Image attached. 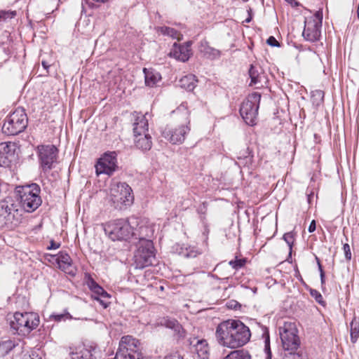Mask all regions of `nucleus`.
I'll return each instance as SVG.
<instances>
[{
	"instance_id": "obj_1",
	"label": "nucleus",
	"mask_w": 359,
	"mask_h": 359,
	"mask_svg": "<svg viewBox=\"0 0 359 359\" xmlns=\"http://www.w3.org/2000/svg\"><path fill=\"white\" fill-rule=\"evenodd\" d=\"M219 344L230 348L241 347L251 337L248 327L238 320H228L218 325L215 332Z\"/></svg>"
},
{
	"instance_id": "obj_2",
	"label": "nucleus",
	"mask_w": 359,
	"mask_h": 359,
	"mask_svg": "<svg viewBox=\"0 0 359 359\" xmlns=\"http://www.w3.org/2000/svg\"><path fill=\"white\" fill-rule=\"evenodd\" d=\"M137 222L138 219L135 217H132L128 220H113L106 224L104 231L112 241H127L132 238L133 229Z\"/></svg>"
},
{
	"instance_id": "obj_3",
	"label": "nucleus",
	"mask_w": 359,
	"mask_h": 359,
	"mask_svg": "<svg viewBox=\"0 0 359 359\" xmlns=\"http://www.w3.org/2000/svg\"><path fill=\"white\" fill-rule=\"evenodd\" d=\"M134 200L133 190L126 182H113L109 189V201L118 210L130 206Z\"/></svg>"
},
{
	"instance_id": "obj_4",
	"label": "nucleus",
	"mask_w": 359,
	"mask_h": 359,
	"mask_svg": "<svg viewBox=\"0 0 359 359\" xmlns=\"http://www.w3.org/2000/svg\"><path fill=\"white\" fill-rule=\"evenodd\" d=\"M39 324V315L34 312H15L11 320V328L20 335H27Z\"/></svg>"
},
{
	"instance_id": "obj_5",
	"label": "nucleus",
	"mask_w": 359,
	"mask_h": 359,
	"mask_svg": "<svg viewBox=\"0 0 359 359\" xmlns=\"http://www.w3.org/2000/svg\"><path fill=\"white\" fill-rule=\"evenodd\" d=\"M40 191V187L36 184L23 187L18 191L19 203L25 211L32 212L41 205L42 200L39 196Z\"/></svg>"
},
{
	"instance_id": "obj_6",
	"label": "nucleus",
	"mask_w": 359,
	"mask_h": 359,
	"mask_svg": "<svg viewBox=\"0 0 359 359\" xmlns=\"http://www.w3.org/2000/svg\"><path fill=\"white\" fill-rule=\"evenodd\" d=\"M27 123L28 118L24 109L18 108L6 117L2 131L7 135H15L25 130Z\"/></svg>"
},
{
	"instance_id": "obj_7",
	"label": "nucleus",
	"mask_w": 359,
	"mask_h": 359,
	"mask_svg": "<svg viewBox=\"0 0 359 359\" xmlns=\"http://www.w3.org/2000/svg\"><path fill=\"white\" fill-rule=\"evenodd\" d=\"M155 259V250L151 240L144 239L139 242L134 255L135 267L143 269L153 265Z\"/></svg>"
},
{
	"instance_id": "obj_8",
	"label": "nucleus",
	"mask_w": 359,
	"mask_h": 359,
	"mask_svg": "<svg viewBox=\"0 0 359 359\" xmlns=\"http://www.w3.org/2000/svg\"><path fill=\"white\" fill-rule=\"evenodd\" d=\"M140 341L132 336H123L119 342L115 359H140Z\"/></svg>"
},
{
	"instance_id": "obj_9",
	"label": "nucleus",
	"mask_w": 359,
	"mask_h": 359,
	"mask_svg": "<svg viewBox=\"0 0 359 359\" xmlns=\"http://www.w3.org/2000/svg\"><path fill=\"white\" fill-rule=\"evenodd\" d=\"M260 100V93L255 92L250 94L241 104L240 114L245 122L249 126L255 124Z\"/></svg>"
},
{
	"instance_id": "obj_10",
	"label": "nucleus",
	"mask_w": 359,
	"mask_h": 359,
	"mask_svg": "<svg viewBox=\"0 0 359 359\" xmlns=\"http://www.w3.org/2000/svg\"><path fill=\"white\" fill-rule=\"evenodd\" d=\"M279 334L285 351H295L299 346L296 325L292 322H285L279 327Z\"/></svg>"
},
{
	"instance_id": "obj_11",
	"label": "nucleus",
	"mask_w": 359,
	"mask_h": 359,
	"mask_svg": "<svg viewBox=\"0 0 359 359\" xmlns=\"http://www.w3.org/2000/svg\"><path fill=\"white\" fill-rule=\"evenodd\" d=\"M117 168V155L116 152L111 151L105 153L99 158L95 165V171L97 175H111Z\"/></svg>"
},
{
	"instance_id": "obj_12",
	"label": "nucleus",
	"mask_w": 359,
	"mask_h": 359,
	"mask_svg": "<svg viewBox=\"0 0 359 359\" xmlns=\"http://www.w3.org/2000/svg\"><path fill=\"white\" fill-rule=\"evenodd\" d=\"M190 121L188 120L185 125H181L176 128L166 127L162 131V136L173 144H182L186 135L190 131Z\"/></svg>"
},
{
	"instance_id": "obj_13",
	"label": "nucleus",
	"mask_w": 359,
	"mask_h": 359,
	"mask_svg": "<svg viewBox=\"0 0 359 359\" xmlns=\"http://www.w3.org/2000/svg\"><path fill=\"white\" fill-rule=\"evenodd\" d=\"M37 149L42 169L44 171L50 170L57 159V148L54 145H41Z\"/></svg>"
},
{
	"instance_id": "obj_14",
	"label": "nucleus",
	"mask_w": 359,
	"mask_h": 359,
	"mask_svg": "<svg viewBox=\"0 0 359 359\" xmlns=\"http://www.w3.org/2000/svg\"><path fill=\"white\" fill-rule=\"evenodd\" d=\"M191 352L195 353L199 359H208L210 355V347L206 339L198 336H191L188 340Z\"/></svg>"
},
{
	"instance_id": "obj_15",
	"label": "nucleus",
	"mask_w": 359,
	"mask_h": 359,
	"mask_svg": "<svg viewBox=\"0 0 359 359\" xmlns=\"http://www.w3.org/2000/svg\"><path fill=\"white\" fill-rule=\"evenodd\" d=\"M137 219L138 222L135 224L132 231V238L138 239L139 242L144 239H149L154 232V226L146 218L137 217Z\"/></svg>"
},
{
	"instance_id": "obj_16",
	"label": "nucleus",
	"mask_w": 359,
	"mask_h": 359,
	"mask_svg": "<svg viewBox=\"0 0 359 359\" xmlns=\"http://www.w3.org/2000/svg\"><path fill=\"white\" fill-rule=\"evenodd\" d=\"M58 266V268L65 273L75 276L76 274V268L73 265L72 259L70 256L64 252H60L57 255L52 257Z\"/></svg>"
},
{
	"instance_id": "obj_17",
	"label": "nucleus",
	"mask_w": 359,
	"mask_h": 359,
	"mask_svg": "<svg viewBox=\"0 0 359 359\" xmlns=\"http://www.w3.org/2000/svg\"><path fill=\"white\" fill-rule=\"evenodd\" d=\"M86 284L89 289L97 297L95 299L98 301L104 308H107L109 305L108 302H105V299L109 298L111 296L100 285H99L93 278L88 274L86 275Z\"/></svg>"
},
{
	"instance_id": "obj_18",
	"label": "nucleus",
	"mask_w": 359,
	"mask_h": 359,
	"mask_svg": "<svg viewBox=\"0 0 359 359\" xmlns=\"http://www.w3.org/2000/svg\"><path fill=\"white\" fill-rule=\"evenodd\" d=\"M248 73L250 86H257V88H259L266 83V77L261 67L251 65Z\"/></svg>"
},
{
	"instance_id": "obj_19",
	"label": "nucleus",
	"mask_w": 359,
	"mask_h": 359,
	"mask_svg": "<svg viewBox=\"0 0 359 359\" xmlns=\"http://www.w3.org/2000/svg\"><path fill=\"white\" fill-rule=\"evenodd\" d=\"M11 144L6 142L0 144V166L8 167L15 159V151Z\"/></svg>"
},
{
	"instance_id": "obj_20",
	"label": "nucleus",
	"mask_w": 359,
	"mask_h": 359,
	"mask_svg": "<svg viewBox=\"0 0 359 359\" xmlns=\"http://www.w3.org/2000/svg\"><path fill=\"white\" fill-rule=\"evenodd\" d=\"M320 27L313 20H305L303 36L307 41H316L320 36Z\"/></svg>"
},
{
	"instance_id": "obj_21",
	"label": "nucleus",
	"mask_w": 359,
	"mask_h": 359,
	"mask_svg": "<svg viewBox=\"0 0 359 359\" xmlns=\"http://www.w3.org/2000/svg\"><path fill=\"white\" fill-rule=\"evenodd\" d=\"M97 351L93 346L79 347L76 351L69 353L71 359H97Z\"/></svg>"
},
{
	"instance_id": "obj_22",
	"label": "nucleus",
	"mask_w": 359,
	"mask_h": 359,
	"mask_svg": "<svg viewBox=\"0 0 359 359\" xmlns=\"http://www.w3.org/2000/svg\"><path fill=\"white\" fill-rule=\"evenodd\" d=\"M158 324L172 330L180 338H184L185 337V330L178 321L174 318L164 317L160 319Z\"/></svg>"
},
{
	"instance_id": "obj_23",
	"label": "nucleus",
	"mask_w": 359,
	"mask_h": 359,
	"mask_svg": "<svg viewBox=\"0 0 359 359\" xmlns=\"http://www.w3.org/2000/svg\"><path fill=\"white\" fill-rule=\"evenodd\" d=\"M191 55V46H173L169 53L170 57L182 62L187 61Z\"/></svg>"
},
{
	"instance_id": "obj_24",
	"label": "nucleus",
	"mask_w": 359,
	"mask_h": 359,
	"mask_svg": "<svg viewBox=\"0 0 359 359\" xmlns=\"http://www.w3.org/2000/svg\"><path fill=\"white\" fill-rule=\"evenodd\" d=\"M134 136L135 145L137 149L148 151L151 148V137L148 133L134 134Z\"/></svg>"
},
{
	"instance_id": "obj_25",
	"label": "nucleus",
	"mask_w": 359,
	"mask_h": 359,
	"mask_svg": "<svg viewBox=\"0 0 359 359\" xmlns=\"http://www.w3.org/2000/svg\"><path fill=\"white\" fill-rule=\"evenodd\" d=\"M146 114H137L133 123L134 134L148 133V120Z\"/></svg>"
},
{
	"instance_id": "obj_26",
	"label": "nucleus",
	"mask_w": 359,
	"mask_h": 359,
	"mask_svg": "<svg viewBox=\"0 0 359 359\" xmlns=\"http://www.w3.org/2000/svg\"><path fill=\"white\" fill-rule=\"evenodd\" d=\"M145 83L149 87H153L161 79V74L153 69L144 68Z\"/></svg>"
},
{
	"instance_id": "obj_27",
	"label": "nucleus",
	"mask_w": 359,
	"mask_h": 359,
	"mask_svg": "<svg viewBox=\"0 0 359 359\" xmlns=\"http://www.w3.org/2000/svg\"><path fill=\"white\" fill-rule=\"evenodd\" d=\"M155 30L156 33L163 36H170L172 39H176L177 41L182 39V35L181 33L172 27L166 26L156 27H155Z\"/></svg>"
},
{
	"instance_id": "obj_28",
	"label": "nucleus",
	"mask_w": 359,
	"mask_h": 359,
	"mask_svg": "<svg viewBox=\"0 0 359 359\" xmlns=\"http://www.w3.org/2000/svg\"><path fill=\"white\" fill-rule=\"evenodd\" d=\"M197 82L198 80L195 75L188 74L180 80L179 85L181 88H184L188 91H192L196 86Z\"/></svg>"
},
{
	"instance_id": "obj_29",
	"label": "nucleus",
	"mask_w": 359,
	"mask_h": 359,
	"mask_svg": "<svg viewBox=\"0 0 359 359\" xmlns=\"http://www.w3.org/2000/svg\"><path fill=\"white\" fill-rule=\"evenodd\" d=\"M237 158L239 160L240 165L248 168L252 166L253 155L252 154V151H250L249 148H247L244 151H241Z\"/></svg>"
},
{
	"instance_id": "obj_30",
	"label": "nucleus",
	"mask_w": 359,
	"mask_h": 359,
	"mask_svg": "<svg viewBox=\"0 0 359 359\" xmlns=\"http://www.w3.org/2000/svg\"><path fill=\"white\" fill-rule=\"evenodd\" d=\"M202 55L208 59H215L219 56V51L212 46H200Z\"/></svg>"
},
{
	"instance_id": "obj_31",
	"label": "nucleus",
	"mask_w": 359,
	"mask_h": 359,
	"mask_svg": "<svg viewBox=\"0 0 359 359\" xmlns=\"http://www.w3.org/2000/svg\"><path fill=\"white\" fill-rule=\"evenodd\" d=\"M15 346V342L11 339L1 341L0 356L4 357Z\"/></svg>"
},
{
	"instance_id": "obj_32",
	"label": "nucleus",
	"mask_w": 359,
	"mask_h": 359,
	"mask_svg": "<svg viewBox=\"0 0 359 359\" xmlns=\"http://www.w3.org/2000/svg\"><path fill=\"white\" fill-rule=\"evenodd\" d=\"M1 210L3 212L2 214L6 213L8 217L11 215L15 217V212L18 211L16 205L13 203L8 201H4L1 204Z\"/></svg>"
},
{
	"instance_id": "obj_33",
	"label": "nucleus",
	"mask_w": 359,
	"mask_h": 359,
	"mask_svg": "<svg viewBox=\"0 0 359 359\" xmlns=\"http://www.w3.org/2000/svg\"><path fill=\"white\" fill-rule=\"evenodd\" d=\"M223 359H251V356L247 351L241 349L231 351Z\"/></svg>"
},
{
	"instance_id": "obj_34",
	"label": "nucleus",
	"mask_w": 359,
	"mask_h": 359,
	"mask_svg": "<svg viewBox=\"0 0 359 359\" xmlns=\"http://www.w3.org/2000/svg\"><path fill=\"white\" fill-rule=\"evenodd\" d=\"M351 341L353 344L356 343L359 337V323L354 318L350 323Z\"/></svg>"
},
{
	"instance_id": "obj_35",
	"label": "nucleus",
	"mask_w": 359,
	"mask_h": 359,
	"mask_svg": "<svg viewBox=\"0 0 359 359\" xmlns=\"http://www.w3.org/2000/svg\"><path fill=\"white\" fill-rule=\"evenodd\" d=\"M180 254L187 258H194L201 254V252L196 247L189 246L182 248Z\"/></svg>"
},
{
	"instance_id": "obj_36",
	"label": "nucleus",
	"mask_w": 359,
	"mask_h": 359,
	"mask_svg": "<svg viewBox=\"0 0 359 359\" xmlns=\"http://www.w3.org/2000/svg\"><path fill=\"white\" fill-rule=\"evenodd\" d=\"M312 97L313 104L318 106L323 101L324 93L322 90H316L313 92Z\"/></svg>"
},
{
	"instance_id": "obj_37",
	"label": "nucleus",
	"mask_w": 359,
	"mask_h": 359,
	"mask_svg": "<svg viewBox=\"0 0 359 359\" xmlns=\"http://www.w3.org/2000/svg\"><path fill=\"white\" fill-rule=\"evenodd\" d=\"M265 347H264V355L261 356L262 359H271V352L269 344V334L265 339L264 341Z\"/></svg>"
},
{
	"instance_id": "obj_38",
	"label": "nucleus",
	"mask_w": 359,
	"mask_h": 359,
	"mask_svg": "<svg viewBox=\"0 0 359 359\" xmlns=\"http://www.w3.org/2000/svg\"><path fill=\"white\" fill-rule=\"evenodd\" d=\"M16 15V11H0V22L1 20H6L11 19Z\"/></svg>"
},
{
	"instance_id": "obj_39",
	"label": "nucleus",
	"mask_w": 359,
	"mask_h": 359,
	"mask_svg": "<svg viewBox=\"0 0 359 359\" xmlns=\"http://www.w3.org/2000/svg\"><path fill=\"white\" fill-rule=\"evenodd\" d=\"M306 20H313L318 26L321 27L323 20V13L320 11L316 12L313 17L306 18Z\"/></svg>"
},
{
	"instance_id": "obj_40",
	"label": "nucleus",
	"mask_w": 359,
	"mask_h": 359,
	"mask_svg": "<svg viewBox=\"0 0 359 359\" xmlns=\"http://www.w3.org/2000/svg\"><path fill=\"white\" fill-rule=\"evenodd\" d=\"M283 240L286 242V243L288 245L289 249H290V254L291 253L292 245L294 243V236L292 232H287L283 235Z\"/></svg>"
},
{
	"instance_id": "obj_41",
	"label": "nucleus",
	"mask_w": 359,
	"mask_h": 359,
	"mask_svg": "<svg viewBox=\"0 0 359 359\" xmlns=\"http://www.w3.org/2000/svg\"><path fill=\"white\" fill-rule=\"evenodd\" d=\"M245 264V259H236L235 260H231L229 262V264L232 266V268L235 269H238L242 268Z\"/></svg>"
},
{
	"instance_id": "obj_42",
	"label": "nucleus",
	"mask_w": 359,
	"mask_h": 359,
	"mask_svg": "<svg viewBox=\"0 0 359 359\" xmlns=\"http://www.w3.org/2000/svg\"><path fill=\"white\" fill-rule=\"evenodd\" d=\"M310 292L311 295L315 298L317 302H318L319 304H322L323 302V297L319 292H318L316 290H311Z\"/></svg>"
},
{
	"instance_id": "obj_43",
	"label": "nucleus",
	"mask_w": 359,
	"mask_h": 359,
	"mask_svg": "<svg viewBox=\"0 0 359 359\" xmlns=\"http://www.w3.org/2000/svg\"><path fill=\"white\" fill-rule=\"evenodd\" d=\"M316 259L317 261L318 269L320 271L321 283L323 284L325 283V273L320 264V259L317 257H316Z\"/></svg>"
},
{
	"instance_id": "obj_44",
	"label": "nucleus",
	"mask_w": 359,
	"mask_h": 359,
	"mask_svg": "<svg viewBox=\"0 0 359 359\" xmlns=\"http://www.w3.org/2000/svg\"><path fill=\"white\" fill-rule=\"evenodd\" d=\"M283 359H300V355L294 351H289L285 354Z\"/></svg>"
},
{
	"instance_id": "obj_45",
	"label": "nucleus",
	"mask_w": 359,
	"mask_h": 359,
	"mask_svg": "<svg viewBox=\"0 0 359 359\" xmlns=\"http://www.w3.org/2000/svg\"><path fill=\"white\" fill-rule=\"evenodd\" d=\"M343 249L345 253L346 258L350 260L351 258V252L349 245L347 243L344 244L343 246Z\"/></svg>"
},
{
	"instance_id": "obj_46",
	"label": "nucleus",
	"mask_w": 359,
	"mask_h": 359,
	"mask_svg": "<svg viewBox=\"0 0 359 359\" xmlns=\"http://www.w3.org/2000/svg\"><path fill=\"white\" fill-rule=\"evenodd\" d=\"M67 314H63V313H61V314H56V315H53L52 317L56 320V321H61L62 320H65V318H67Z\"/></svg>"
},
{
	"instance_id": "obj_47",
	"label": "nucleus",
	"mask_w": 359,
	"mask_h": 359,
	"mask_svg": "<svg viewBox=\"0 0 359 359\" xmlns=\"http://www.w3.org/2000/svg\"><path fill=\"white\" fill-rule=\"evenodd\" d=\"M267 45H280L274 36H269L266 40Z\"/></svg>"
},
{
	"instance_id": "obj_48",
	"label": "nucleus",
	"mask_w": 359,
	"mask_h": 359,
	"mask_svg": "<svg viewBox=\"0 0 359 359\" xmlns=\"http://www.w3.org/2000/svg\"><path fill=\"white\" fill-rule=\"evenodd\" d=\"M164 359H183V358L179 353H175L165 356Z\"/></svg>"
},
{
	"instance_id": "obj_49",
	"label": "nucleus",
	"mask_w": 359,
	"mask_h": 359,
	"mask_svg": "<svg viewBox=\"0 0 359 359\" xmlns=\"http://www.w3.org/2000/svg\"><path fill=\"white\" fill-rule=\"evenodd\" d=\"M316 228V221L312 220L311 222L310 223L308 231H309V232L312 233V232L315 231Z\"/></svg>"
},
{
	"instance_id": "obj_50",
	"label": "nucleus",
	"mask_w": 359,
	"mask_h": 359,
	"mask_svg": "<svg viewBox=\"0 0 359 359\" xmlns=\"http://www.w3.org/2000/svg\"><path fill=\"white\" fill-rule=\"evenodd\" d=\"M60 247L59 243H56L53 241L51 242L50 246L48 248V249H57Z\"/></svg>"
},
{
	"instance_id": "obj_51",
	"label": "nucleus",
	"mask_w": 359,
	"mask_h": 359,
	"mask_svg": "<svg viewBox=\"0 0 359 359\" xmlns=\"http://www.w3.org/2000/svg\"><path fill=\"white\" fill-rule=\"evenodd\" d=\"M314 196V194L313 192H311L310 194H307V201L309 203H311V200Z\"/></svg>"
},
{
	"instance_id": "obj_52",
	"label": "nucleus",
	"mask_w": 359,
	"mask_h": 359,
	"mask_svg": "<svg viewBox=\"0 0 359 359\" xmlns=\"http://www.w3.org/2000/svg\"><path fill=\"white\" fill-rule=\"evenodd\" d=\"M41 65L43 67V68L46 69H48V68L50 67V65L48 64V62H47L45 60H42Z\"/></svg>"
},
{
	"instance_id": "obj_53",
	"label": "nucleus",
	"mask_w": 359,
	"mask_h": 359,
	"mask_svg": "<svg viewBox=\"0 0 359 359\" xmlns=\"http://www.w3.org/2000/svg\"><path fill=\"white\" fill-rule=\"evenodd\" d=\"M30 358L31 359H42L41 357H39L38 355H35L34 353H32L31 355H30Z\"/></svg>"
},
{
	"instance_id": "obj_54",
	"label": "nucleus",
	"mask_w": 359,
	"mask_h": 359,
	"mask_svg": "<svg viewBox=\"0 0 359 359\" xmlns=\"http://www.w3.org/2000/svg\"><path fill=\"white\" fill-rule=\"evenodd\" d=\"M205 209H206V208H205V203H203V208H201L198 209V212H203H203H205Z\"/></svg>"
},
{
	"instance_id": "obj_55",
	"label": "nucleus",
	"mask_w": 359,
	"mask_h": 359,
	"mask_svg": "<svg viewBox=\"0 0 359 359\" xmlns=\"http://www.w3.org/2000/svg\"><path fill=\"white\" fill-rule=\"evenodd\" d=\"M172 45L177 46L179 44L177 43V42H175ZM183 45H191V41H187Z\"/></svg>"
},
{
	"instance_id": "obj_56",
	"label": "nucleus",
	"mask_w": 359,
	"mask_h": 359,
	"mask_svg": "<svg viewBox=\"0 0 359 359\" xmlns=\"http://www.w3.org/2000/svg\"><path fill=\"white\" fill-rule=\"evenodd\" d=\"M357 14H358V18L359 19V3H358V9H357Z\"/></svg>"
},
{
	"instance_id": "obj_57",
	"label": "nucleus",
	"mask_w": 359,
	"mask_h": 359,
	"mask_svg": "<svg viewBox=\"0 0 359 359\" xmlns=\"http://www.w3.org/2000/svg\"><path fill=\"white\" fill-rule=\"evenodd\" d=\"M285 1H287V2H288V3H290V4H292V1L293 0H285Z\"/></svg>"
},
{
	"instance_id": "obj_58",
	"label": "nucleus",
	"mask_w": 359,
	"mask_h": 359,
	"mask_svg": "<svg viewBox=\"0 0 359 359\" xmlns=\"http://www.w3.org/2000/svg\"><path fill=\"white\" fill-rule=\"evenodd\" d=\"M245 21H246L247 22H249L250 21V18H247V19L245 20Z\"/></svg>"
}]
</instances>
